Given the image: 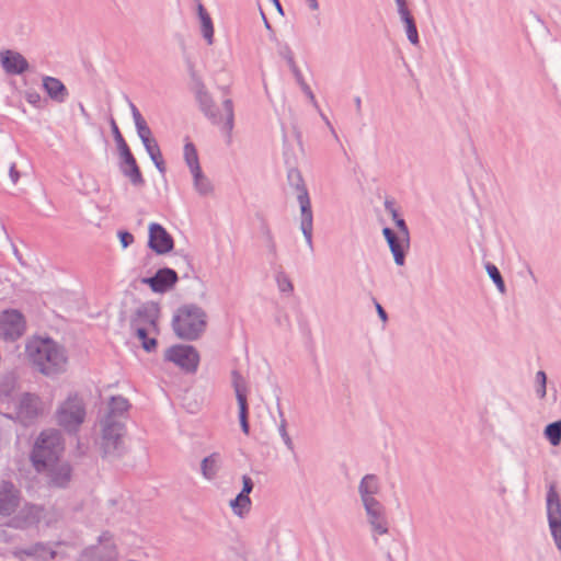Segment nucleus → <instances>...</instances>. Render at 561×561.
I'll return each instance as SVG.
<instances>
[{
    "instance_id": "nucleus-16",
    "label": "nucleus",
    "mask_w": 561,
    "mask_h": 561,
    "mask_svg": "<svg viewBox=\"0 0 561 561\" xmlns=\"http://www.w3.org/2000/svg\"><path fill=\"white\" fill-rule=\"evenodd\" d=\"M148 247L157 254H167L174 248L172 236L163 226L157 222L149 225Z\"/></svg>"
},
{
    "instance_id": "nucleus-23",
    "label": "nucleus",
    "mask_w": 561,
    "mask_h": 561,
    "mask_svg": "<svg viewBox=\"0 0 561 561\" xmlns=\"http://www.w3.org/2000/svg\"><path fill=\"white\" fill-rule=\"evenodd\" d=\"M43 88L48 96L58 103L65 102L69 94L66 85L55 77L45 76Z\"/></svg>"
},
{
    "instance_id": "nucleus-63",
    "label": "nucleus",
    "mask_w": 561,
    "mask_h": 561,
    "mask_svg": "<svg viewBox=\"0 0 561 561\" xmlns=\"http://www.w3.org/2000/svg\"><path fill=\"white\" fill-rule=\"evenodd\" d=\"M354 102H355V105H356V110H357V112L359 113V112H360V108H362V100H360V98H359V96H356V98H355V100H354Z\"/></svg>"
},
{
    "instance_id": "nucleus-46",
    "label": "nucleus",
    "mask_w": 561,
    "mask_h": 561,
    "mask_svg": "<svg viewBox=\"0 0 561 561\" xmlns=\"http://www.w3.org/2000/svg\"><path fill=\"white\" fill-rule=\"evenodd\" d=\"M117 236L119 238V241H121V244H122L123 249L128 248L135 241L134 236L130 232L125 231V230H119L117 232Z\"/></svg>"
},
{
    "instance_id": "nucleus-10",
    "label": "nucleus",
    "mask_w": 561,
    "mask_h": 561,
    "mask_svg": "<svg viewBox=\"0 0 561 561\" xmlns=\"http://www.w3.org/2000/svg\"><path fill=\"white\" fill-rule=\"evenodd\" d=\"M165 359L176 364L186 373H195L199 364V354L192 345H175L167 351Z\"/></svg>"
},
{
    "instance_id": "nucleus-9",
    "label": "nucleus",
    "mask_w": 561,
    "mask_h": 561,
    "mask_svg": "<svg viewBox=\"0 0 561 561\" xmlns=\"http://www.w3.org/2000/svg\"><path fill=\"white\" fill-rule=\"evenodd\" d=\"M25 332V320L18 310H5L0 313V339L15 341Z\"/></svg>"
},
{
    "instance_id": "nucleus-56",
    "label": "nucleus",
    "mask_w": 561,
    "mask_h": 561,
    "mask_svg": "<svg viewBox=\"0 0 561 561\" xmlns=\"http://www.w3.org/2000/svg\"><path fill=\"white\" fill-rule=\"evenodd\" d=\"M261 16H262V20H263V22H264V26H265V28H266V30H268V31H271V32L273 33L272 25H271V23L268 22V20H267V18H266L265 13H264L262 10H261Z\"/></svg>"
},
{
    "instance_id": "nucleus-12",
    "label": "nucleus",
    "mask_w": 561,
    "mask_h": 561,
    "mask_svg": "<svg viewBox=\"0 0 561 561\" xmlns=\"http://www.w3.org/2000/svg\"><path fill=\"white\" fill-rule=\"evenodd\" d=\"M41 411V399L35 394L24 393L15 405L14 415L10 417L27 426L37 419Z\"/></svg>"
},
{
    "instance_id": "nucleus-60",
    "label": "nucleus",
    "mask_w": 561,
    "mask_h": 561,
    "mask_svg": "<svg viewBox=\"0 0 561 561\" xmlns=\"http://www.w3.org/2000/svg\"><path fill=\"white\" fill-rule=\"evenodd\" d=\"M309 3V8L313 11L319 9L318 0H307Z\"/></svg>"
},
{
    "instance_id": "nucleus-53",
    "label": "nucleus",
    "mask_w": 561,
    "mask_h": 561,
    "mask_svg": "<svg viewBox=\"0 0 561 561\" xmlns=\"http://www.w3.org/2000/svg\"><path fill=\"white\" fill-rule=\"evenodd\" d=\"M9 175H10V179L12 181V183H16L19 181V178H20V173L19 171L16 170V165L15 163H12L10 165V170H9Z\"/></svg>"
},
{
    "instance_id": "nucleus-13",
    "label": "nucleus",
    "mask_w": 561,
    "mask_h": 561,
    "mask_svg": "<svg viewBox=\"0 0 561 561\" xmlns=\"http://www.w3.org/2000/svg\"><path fill=\"white\" fill-rule=\"evenodd\" d=\"M222 110L224 116L220 114L218 106L214 102L202 113L213 125L221 126L222 131L230 135L234 126V110L231 99H225L222 101Z\"/></svg>"
},
{
    "instance_id": "nucleus-54",
    "label": "nucleus",
    "mask_w": 561,
    "mask_h": 561,
    "mask_svg": "<svg viewBox=\"0 0 561 561\" xmlns=\"http://www.w3.org/2000/svg\"><path fill=\"white\" fill-rule=\"evenodd\" d=\"M382 234H383L385 239L387 240V242H388L389 240H392L394 237H397V236H398V234H396V233H394V231H393L391 228H389V227H385V228L382 229Z\"/></svg>"
},
{
    "instance_id": "nucleus-20",
    "label": "nucleus",
    "mask_w": 561,
    "mask_h": 561,
    "mask_svg": "<svg viewBox=\"0 0 561 561\" xmlns=\"http://www.w3.org/2000/svg\"><path fill=\"white\" fill-rule=\"evenodd\" d=\"M381 491L380 480L376 474H365L358 484V495L362 505L379 501L377 495Z\"/></svg>"
},
{
    "instance_id": "nucleus-19",
    "label": "nucleus",
    "mask_w": 561,
    "mask_h": 561,
    "mask_svg": "<svg viewBox=\"0 0 561 561\" xmlns=\"http://www.w3.org/2000/svg\"><path fill=\"white\" fill-rule=\"evenodd\" d=\"M20 505V491L10 481H0V515L11 516Z\"/></svg>"
},
{
    "instance_id": "nucleus-44",
    "label": "nucleus",
    "mask_w": 561,
    "mask_h": 561,
    "mask_svg": "<svg viewBox=\"0 0 561 561\" xmlns=\"http://www.w3.org/2000/svg\"><path fill=\"white\" fill-rule=\"evenodd\" d=\"M278 54L282 58H284L287 61L290 70H294L295 68H297V65L294 59V54L287 44H284L279 47Z\"/></svg>"
},
{
    "instance_id": "nucleus-50",
    "label": "nucleus",
    "mask_w": 561,
    "mask_h": 561,
    "mask_svg": "<svg viewBox=\"0 0 561 561\" xmlns=\"http://www.w3.org/2000/svg\"><path fill=\"white\" fill-rule=\"evenodd\" d=\"M128 103H129V107H130V112H131L135 125L145 123L146 121L142 117V115L140 114L139 110L136 107V105L131 101H128Z\"/></svg>"
},
{
    "instance_id": "nucleus-32",
    "label": "nucleus",
    "mask_w": 561,
    "mask_h": 561,
    "mask_svg": "<svg viewBox=\"0 0 561 561\" xmlns=\"http://www.w3.org/2000/svg\"><path fill=\"white\" fill-rule=\"evenodd\" d=\"M251 504L252 503L250 496L241 492L230 501V507L232 512L239 517H243L247 513H249Z\"/></svg>"
},
{
    "instance_id": "nucleus-39",
    "label": "nucleus",
    "mask_w": 561,
    "mask_h": 561,
    "mask_svg": "<svg viewBox=\"0 0 561 561\" xmlns=\"http://www.w3.org/2000/svg\"><path fill=\"white\" fill-rule=\"evenodd\" d=\"M110 124L119 154L130 150L113 117L111 118Z\"/></svg>"
},
{
    "instance_id": "nucleus-37",
    "label": "nucleus",
    "mask_w": 561,
    "mask_h": 561,
    "mask_svg": "<svg viewBox=\"0 0 561 561\" xmlns=\"http://www.w3.org/2000/svg\"><path fill=\"white\" fill-rule=\"evenodd\" d=\"M121 171L126 178L129 179L134 186L142 187L145 185V179L138 165H134L131 168H124V165H121Z\"/></svg>"
},
{
    "instance_id": "nucleus-15",
    "label": "nucleus",
    "mask_w": 561,
    "mask_h": 561,
    "mask_svg": "<svg viewBox=\"0 0 561 561\" xmlns=\"http://www.w3.org/2000/svg\"><path fill=\"white\" fill-rule=\"evenodd\" d=\"M160 306L154 301H146L136 308L130 317V327H142L159 330Z\"/></svg>"
},
{
    "instance_id": "nucleus-34",
    "label": "nucleus",
    "mask_w": 561,
    "mask_h": 561,
    "mask_svg": "<svg viewBox=\"0 0 561 561\" xmlns=\"http://www.w3.org/2000/svg\"><path fill=\"white\" fill-rule=\"evenodd\" d=\"M184 160L191 172L197 171L201 168L197 150L193 142L187 141L184 145Z\"/></svg>"
},
{
    "instance_id": "nucleus-14",
    "label": "nucleus",
    "mask_w": 561,
    "mask_h": 561,
    "mask_svg": "<svg viewBox=\"0 0 561 561\" xmlns=\"http://www.w3.org/2000/svg\"><path fill=\"white\" fill-rule=\"evenodd\" d=\"M12 554L20 561H49L55 559L57 551L50 543L35 542L14 548Z\"/></svg>"
},
{
    "instance_id": "nucleus-17",
    "label": "nucleus",
    "mask_w": 561,
    "mask_h": 561,
    "mask_svg": "<svg viewBox=\"0 0 561 561\" xmlns=\"http://www.w3.org/2000/svg\"><path fill=\"white\" fill-rule=\"evenodd\" d=\"M179 280L178 273L169 267H163L157 271L151 277H145L141 283L148 285L153 293L163 294L174 287Z\"/></svg>"
},
{
    "instance_id": "nucleus-45",
    "label": "nucleus",
    "mask_w": 561,
    "mask_h": 561,
    "mask_svg": "<svg viewBox=\"0 0 561 561\" xmlns=\"http://www.w3.org/2000/svg\"><path fill=\"white\" fill-rule=\"evenodd\" d=\"M394 224H396L397 228L399 229V234L402 236L403 241H405L407 245H409L410 233H409V228H408L404 219H402V218L397 219V221Z\"/></svg>"
},
{
    "instance_id": "nucleus-28",
    "label": "nucleus",
    "mask_w": 561,
    "mask_h": 561,
    "mask_svg": "<svg viewBox=\"0 0 561 561\" xmlns=\"http://www.w3.org/2000/svg\"><path fill=\"white\" fill-rule=\"evenodd\" d=\"M398 13L402 22L405 24L408 39L412 45H417L420 39L414 18L410 13L409 9L400 10Z\"/></svg>"
},
{
    "instance_id": "nucleus-25",
    "label": "nucleus",
    "mask_w": 561,
    "mask_h": 561,
    "mask_svg": "<svg viewBox=\"0 0 561 561\" xmlns=\"http://www.w3.org/2000/svg\"><path fill=\"white\" fill-rule=\"evenodd\" d=\"M193 186L199 196L206 197L214 194L215 187L211 181L204 174L202 169L191 172Z\"/></svg>"
},
{
    "instance_id": "nucleus-5",
    "label": "nucleus",
    "mask_w": 561,
    "mask_h": 561,
    "mask_svg": "<svg viewBox=\"0 0 561 561\" xmlns=\"http://www.w3.org/2000/svg\"><path fill=\"white\" fill-rule=\"evenodd\" d=\"M126 428L123 420L105 416L102 422L101 449L104 457H119L124 450Z\"/></svg>"
},
{
    "instance_id": "nucleus-6",
    "label": "nucleus",
    "mask_w": 561,
    "mask_h": 561,
    "mask_svg": "<svg viewBox=\"0 0 561 561\" xmlns=\"http://www.w3.org/2000/svg\"><path fill=\"white\" fill-rule=\"evenodd\" d=\"M57 422L68 432H76L83 423L85 408L77 394H70L57 410Z\"/></svg>"
},
{
    "instance_id": "nucleus-21",
    "label": "nucleus",
    "mask_w": 561,
    "mask_h": 561,
    "mask_svg": "<svg viewBox=\"0 0 561 561\" xmlns=\"http://www.w3.org/2000/svg\"><path fill=\"white\" fill-rule=\"evenodd\" d=\"M48 484L55 488H66L71 480V466L68 462H53L46 468Z\"/></svg>"
},
{
    "instance_id": "nucleus-27",
    "label": "nucleus",
    "mask_w": 561,
    "mask_h": 561,
    "mask_svg": "<svg viewBox=\"0 0 561 561\" xmlns=\"http://www.w3.org/2000/svg\"><path fill=\"white\" fill-rule=\"evenodd\" d=\"M198 16L201 20V30L203 37L206 39L208 45L214 42V25L210 15L207 13L202 3L197 5Z\"/></svg>"
},
{
    "instance_id": "nucleus-11",
    "label": "nucleus",
    "mask_w": 561,
    "mask_h": 561,
    "mask_svg": "<svg viewBox=\"0 0 561 561\" xmlns=\"http://www.w3.org/2000/svg\"><path fill=\"white\" fill-rule=\"evenodd\" d=\"M363 507L374 540L377 541V536H383L389 533V520L386 507L380 501L365 504Z\"/></svg>"
},
{
    "instance_id": "nucleus-29",
    "label": "nucleus",
    "mask_w": 561,
    "mask_h": 561,
    "mask_svg": "<svg viewBox=\"0 0 561 561\" xmlns=\"http://www.w3.org/2000/svg\"><path fill=\"white\" fill-rule=\"evenodd\" d=\"M387 243L393 255L396 264L402 266L405 262V249H408L409 245H407L400 234L394 237L392 240H389Z\"/></svg>"
},
{
    "instance_id": "nucleus-42",
    "label": "nucleus",
    "mask_w": 561,
    "mask_h": 561,
    "mask_svg": "<svg viewBox=\"0 0 561 561\" xmlns=\"http://www.w3.org/2000/svg\"><path fill=\"white\" fill-rule=\"evenodd\" d=\"M276 283H277L278 289L282 293H288V294L293 293L294 285H293L291 280L289 279V277L284 272L277 273Z\"/></svg>"
},
{
    "instance_id": "nucleus-38",
    "label": "nucleus",
    "mask_w": 561,
    "mask_h": 561,
    "mask_svg": "<svg viewBox=\"0 0 561 561\" xmlns=\"http://www.w3.org/2000/svg\"><path fill=\"white\" fill-rule=\"evenodd\" d=\"M485 270H486L488 275L490 276V278L495 284V286L499 289V291L501 294H504L506 291L505 283L503 280V277H502L499 268L494 264H492V263H486L485 264Z\"/></svg>"
},
{
    "instance_id": "nucleus-51",
    "label": "nucleus",
    "mask_w": 561,
    "mask_h": 561,
    "mask_svg": "<svg viewBox=\"0 0 561 561\" xmlns=\"http://www.w3.org/2000/svg\"><path fill=\"white\" fill-rule=\"evenodd\" d=\"M385 208L391 215L394 222L397 219H400L398 210L394 207V202L392 199L385 201Z\"/></svg>"
},
{
    "instance_id": "nucleus-59",
    "label": "nucleus",
    "mask_w": 561,
    "mask_h": 561,
    "mask_svg": "<svg viewBox=\"0 0 561 561\" xmlns=\"http://www.w3.org/2000/svg\"><path fill=\"white\" fill-rule=\"evenodd\" d=\"M396 3H397V7H398V12L400 10L408 9L407 0H396Z\"/></svg>"
},
{
    "instance_id": "nucleus-49",
    "label": "nucleus",
    "mask_w": 561,
    "mask_h": 561,
    "mask_svg": "<svg viewBox=\"0 0 561 561\" xmlns=\"http://www.w3.org/2000/svg\"><path fill=\"white\" fill-rule=\"evenodd\" d=\"M253 486H254V483H253L252 479L249 476H247V474L242 476V490H241V493H243V494L249 496V494L253 490Z\"/></svg>"
},
{
    "instance_id": "nucleus-3",
    "label": "nucleus",
    "mask_w": 561,
    "mask_h": 561,
    "mask_svg": "<svg viewBox=\"0 0 561 561\" xmlns=\"http://www.w3.org/2000/svg\"><path fill=\"white\" fill-rule=\"evenodd\" d=\"M64 450L61 435L58 431H44L37 437L31 460L37 472H44L53 462H56Z\"/></svg>"
},
{
    "instance_id": "nucleus-58",
    "label": "nucleus",
    "mask_w": 561,
    "mask_h": 561,
    "mask_svg": "<svg viewBox=\"0 0 561 561\" xmlns=\"http://www.w3.org/2000/svg\"><path fill=\"white\" fill-rule=\"evenodd\" d=\"M283 442H284V444L286 445V447H287L289 450H294V443H293V440H291V438H290V436H289V435H288V436H286V437H284V438H283Z\"/></svg>"
},
{
    "instance_id": "nucleus-43",
    "label": "nucleus",
    "mask_w": 561,
    "mask_h": 561,
    "mask_svg": "<svg viewBox=\"0 0 561 561\" xmlns=\"http://www.w3.org/2000/svg\"><path fill=\"white\" fill-rule=\"evenodd\" d=\"M536 393L540 399H543L547 393V375L543 370H539L536 374Z\"/></svg>"
},
{
    "instance_id": "nucleus-35",
    "label": "nucleus",
    "mask_w": 561,
    "mask_h": 561,
    "mask_svg": "<svg viewBox=\"0 0 561 561\" xmlns=\"http://www.w3.org/2000/svg\"><path fill=\"white\" fill-rule=\"evenodd\" d=\"M543 435L552 446H559L561 443V419L549 423L543 430Z\"/></svg>"
},
{
    "instance_id": "nucleus-1",
    "label": "nucleus",
    "mask_w": 561,
    "mask_h": 561,
    "mask_svg": "<svg viewBox=\"0 0 561 561\" xmlns=\"http://www.w3.org/2000/svg\"><path fill=\"white\" fill-rule=\"evenodd\" d=\"M24 353L28 365L46 377H56L67 370V352L62 345L50 337L27 339Z\"/></svg>"
},
{
    "instance_id": "nucleus-62",
    "label": "nucleus",
    "mask_w": 561,
    "mask_h": 561,
    "mask_svg": "<svg viewBox=\"0 0 561 561\" xmlns=\"http://www.w3.org/2000/svg\"><path fill=\"white\" fill-rule=\"evenodd\" d=\"M184 260H185L186 265H187V271L184 273V277L188 278L190 277V271L192 270V267H191V263H190V261L187 260L186 256L184 257Z\"/></svg>"
},
{
    "instance_id": "nucleus-33",
    "label": "nucleus",
    "mask_w": 561,
    "mask_h": 561,
    "mask_svg": "<svg viewBox=\"0 0 561 561\" xmlns=\"http://www.w3.org/2000/svg\"><path fill=\"white\" fill-rule=\"evenodd\" d=\"M145 149H146L147 153L149 154L151 161L158 169V171L163 175L167 171V168H165V162L163 160V157H162V153H161V150H160V147H159L157 140L145 146Z\"/></svg>"
},
{
    "instance_id": "nucleus-26",
    "label": "nucleus",
    "mask_w": 561,
    "mask_h": 561,
    "mask_svg": "<svg viewBox=\"0 0 561 561\" xmlns=\"http://www.w3.org/2000/svg\"><path fill=\"white\" fill-rule=\"evenodd\" d=\"M135 335L141 341V346L147 352H152L157 348V339L149 337L150 334L157 335L159 330H151L142 327H130Z\"/></svg>"
},
{
    "instance_id": "nucleus-24",
    "label": "nucleus",
    "mask_w": 561,
    "mask_h": 561,
    "mask_svg": "<svg viewBox=\"0 0 561 561\" xmlns=\"http://www.w3.org/2000/svg\"><path fill=\"white\" fill-rule=\"evenodd\" d=\"M221 456L219 453H213L205 457L201 462V472L206 480H214L221 468Z\"/></svg>"
},
{
    "instance_id": "nucleus-48",
    "label": "nucleus",
    "mask_w": 561,
    "mask_h": 561,
    "mask_svg": "<svg viewBox=\"0 0 561 561\" xmlns=\"http://www.w3.org/2000/svg\"><path fill=\"white\" fill-rule=\"evenodd\" d=\"M119 156H121V158L123 160V164L122 165H124V168H131L134 165H138L137 161H136V159L133 156L130 150H128L126 152H123Z\"/></svg>"
},
{
    "instance_id": "nucleus-2",
    "label": "nucleus",
    "mask_w": 561,
    "mask_h": 561,
    "mask_svg": "<svg viewBox=\"0 0 561 561\" xmlns=\"http://www.w3.org/2000/svg\"><path fill=\"white\" fill-rule=\"evenodd\" d=\"M206 324L205 310L194 304L178 308L172 319V329L175 335L186 341L197 340L204 333Z\"/></svg>"
},
{
    "instance_id": "nucleus-64",
    "label": "nucleus",
    "mask_w": 561,
    "mask_h": 561,
    "mask_svg": "<svg viewBox=\"0 0 561 561\" xmlns=\"http://www.w3.org/2000/svg\"><path fill=\"white\" fill-rule=\"evenodd\" d=\"M327 124H328V126L330 127V129H331L332 135L334 136V138H335V139H339V137H337V135H336V133H335L334 128L331 126V124H330V122H329V121H327Z\"/></svg>"
},
{
    "instance_id": "nucleus-7",
    "label": "nucleus",
    "mask_w": 561,
    "mask_h": 561,
    "mask_svg": "<svg viewBox=\"0 0 561 561\" xmlns=\"http://www.w3.org/2000/svg\"><path fill=\"white\" fill-rule=\"evenodd\" d=\"M78 561H118L116 543L110 533H103L95 545L85 548Z\"/></svg>"
},
{
    "instance_id": "nucleus-8",
    "label": "nucleus",
    "mask_w": 561,
    "mask_h": 561,
    "mask_svg": "<svg viewBox=\"0 0 561 561\" xmlns=\"http://www.w3.org/2000/svg\"><path fill=\"white\" fill-rule=\"evenodd\" d=\"M547 517L557 549L561 552V503L554 484L547 492Z\"/></svg>"
},
{
    "instance_id": "nucleus-61",
    "label": "nucleus",
    "mask_w": 561,
    "mask_h": 561,
    "mask_svg": "<svg viewBox=\"0 0 561 561\" xmlns=\"http://www.w3.org/2000/svg\"><path fill=\"white\" fill-rule=\"evenodd\" d=\"M79 110H80V113L82 114V116H84L85 118L90 117L89 113L87 112V110L82 103H79Z\"/></svg>"
},
{
    "instance_id": "nucleus-55",
    "label": "nucleus",
    "mask_w": 561,
    "mask_h": 561,
    "mask_svg": "<svg viewBox=\"0 0 561 561\" xmlns=\"http://www.w3.org/2000/svg\"><path fill=\"white\" fill-rule=\"evenodd\" d=\"M376 304V310H377V313L379 316V318L386 322L388 320V316H387V312L385 311V309L381 307V305L379 302H375Z\"/></svg>"
},
{
    "instance_id": "nucleus-30",
    "label": "nucleus",
    "mask_w": 561,
    "mask_h": 561,
    "mask_svg": "<svg viewBox=\"0 0 561 561\" xmlns=\"http://www.w3.org/2000/svg\"><path fill=\"white\" fill-rule=\"evenodd\" d=\"M194 94L201 112L208 108L215 101L202 81H196Z\"/></svg>"
},
{
    "instance_id": "nucleus-31",
    "label": "nucleus",
    "mask_w": 561,
    "mask_h": 561,
    "mask_svg": "<svg viewBox=\"0 0 561 561\" xmlns=\"http://www.w3.org/2000/svg\"><path fill=\"white\" fill-rule=\"evenodd\" d=\"M128 408L129 403L127 399L122 396L112 397L106 416H113L114 419L123 420V414L127 412Z\"/></svg>"
},
{
    "instance_id": "nucleus-52",
    "label": "nucleus",
    "mask_w": 561,
    "mask_h": 561,
    "mask_svg": "<svg viewBox=\"0 0 561 561\" xmlns=\"http://www.w3.org/2000/svg\"><path fill=\"white\" fill-rule=\"evenodd\" d=\"M279 416H280V423L278 425V432H279L280 437L284 438L289 435L287 432V421L284 417V414L282 411H279Z\"/></svg>"
},
{
    "instance_id": "nucleus-18",
    "label": "nucleus",
    "mask_w": 561,
    "mask_h": 561,
    "mask_svg": "<svg viewBox=\"0 0 561 561\" xmlns=\"http://www.w3.org/2000/svg\"><path fill=\"white\" fill-rule=\"evenodd\" d=\"M232 386L236 392V398L239 405V421L242 432L248 435L250 432V426L248 422V401H247V388L243 382L241 375L233 370L232 371Z\"/></svg>"
},
{
    "instance_id": "nucleus-47",
    "label": "nucleus",
    "mask_w": 561,
    "mask_h": 561,
    "mask_svg": "<svg viewBox=\"0 0 561 561\" xmlns=\"http://www.w3.org/2000/svg\"><path fill=\"white\" fill-rule=\"evenodd\" d=\"M25 100L35 107H42V98L36 91H26Z\"/></svg>"
},
{
    "instance_id": "nucleus-22",
    "label": "nucleus",
    "mask_w": 561,
    "mask_h": 561,
    "mask_svg": "<svg viewBox=\"0 0 561 561\" xmlns=\"http://www.w3.org/2000/svg\"><path fill=\"white\" fill-rule=\"evenodd\" d=\"M1 66L9 75H21L28 69L25 57L14 50H4L0 54Z\"/></svg>"
},
{
    "instance_id": "nucleus-41",
    "label": "nucleus",
    "mask_w": 561,
    "mask_h": 561,
    "mask_svg": "<svg viewBox=\"0 0 561 561\" xmlns=\"http://www.w3.org/2000/svg\"><path fill=\"white\" fill-rule=\"evenodd\" d=\"M135 126L144 147L156 141V139L152 137L151 129L149 128L146 122Z\"/></svg>"
},
{
    "instance_id": "nucleus-57",
    "label": "nucleus",
    "mask_w": 561,
    "mask_h": 561,
    "mask_svg": "<svg viewBox=\"0 0 561 561\" xmlns=\"http://www.w3.org/2000/svg\"><path fill=\"white\" fill-rule=\"evenodd\" d=\"M270 1L274 4V7H275L276 11H277L280 15H284V10H283V7H282V4H280L279 0H270Z\"/></svg>"
},
{
    "instance_id": "nucleus-4",
    "label": "nucleus",
    "mask_w": 561,
    "mask_h": 561,
    "mask_svg": "<svg viewBox=\"0 0 561 561\" xmlns=\"http://www.w3.org/2000/svg\"><path fill=\"white\" fill-rule=\"evenodd\" d=\"M291 187L297 191V201L300 206V230L305 237L308 248L313 251V214L311 202L301 173L297 169H290L287 174Z\"/></svg>"
},
{
    "instance_id": "nucleus-36",
    "label": "nucleus",
    "mask_w": 561,
    "mask_h": 561,
    "mask_svg": "<svg viewBox=\"0 0 561 561\" xmlns=\"http://www.w3.org/2000/svg\"><path fill=\"white\" fill-rule=\"evenodd\" d=\"M260 231L264 238L265 247L267 248L270 254L276 259L277 257V248L276 242L274 240V236L272 233V230L268 226V224L265 220H262L260 226Z\"/></svg>"
},
{
    "instance_id": "nucleus-40",
    "label": "nucleus",
    "mask_w": 561,
    "mask_h": 561,
    "mask_svg": "<svg viewBox=\"0 0 561 561\" xmlns=\"http://www.w3.org/2000/svg\"><path fill=\"white\" fill-rule=\"evenodd\" d=\"M297 83L300 85L301 90L304 91V93L308 96V99L313 103V104H317V101H316V98H314V94L313 92L311 91L310 87L306 83L304 77H302V73L301 71L299 70V68H295L294 70H291Z\"/></svg>"
}]
</instances>
